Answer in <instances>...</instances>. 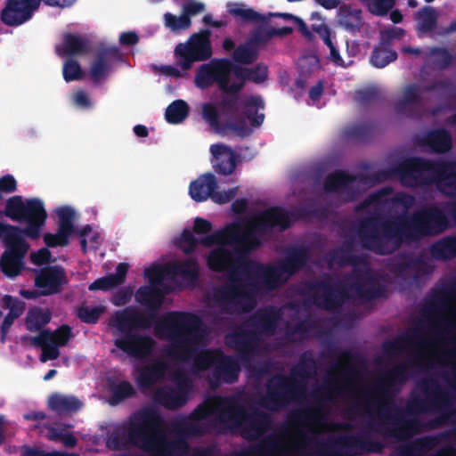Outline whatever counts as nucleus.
<instances>
[{
  "label": "nucleus",
  "mask_w": 456,
  "mask_h": 456,
  "mask_svg": "<svg viewBox=\"0 0 456 456\" xmlns=\"http://www.w3.org/2000/svg\"><path fill=\"white\" fill-rule=\"evenodd\" d=\"M276 36H285V27L266 28L261 26L253 31L248 39L254 45L258 46L259 44H265Z\"/></svg>",
  "instance_id": "nucleus-57"
},
{
  "label": "nucleus",
  "mask_w": 456,
  "mask_h": 456,
  "mask_svg": "<svg viewBox=\"0 0 456 456\" xmlns=\"http://www.w3.org/2000/svg\"><path fill=\"white\" fill-rule=\"evenodd\" d=\"M31 271L35 274V287L40 289L42 296L59 294L68 283L65 269L59 265L34 268Z\"/></svg>",
  "instance_id": "nucleus-21"
},
{
  "label": "nucleus",
  "mask_w": 456,
  "mask_h": 456,
  "mask_svg": "<svg viewBox=\"0 0 456 456\" xmlns=\"http://www.w3.org/2000/svg\"><path fill=\"white\" fill-rule=\"evenodd\" d=\"M420 338L421 336L419 330L415 329L400 335L393 340L385 341L382 345V348L385 354L388 355H395L404 351L409 346H422L419 342Z\"/></svg>",
  "instance_id": "nucleus-40"
},
{
  "label": "nucleus",
  "mask_w": 456,
  "mask_h": 456,
  "mask_svg": "<svg viewBox=\"0 0 456 456\" xmlns=\"http://www.w3.org/2000/svg\"><path fill=\"white\" fill-rule=\"evenodd\" d=\"M229 12L234 17H240L244 22H261L265 24L269 19L251 8L245 9L236 6L230 8Z\"/></svg>",
  "instance_id": "nucleus-62"
},
{
  "label": "nucleus",
  "mask_w": 456,
  "mask_h": 456,
  "mask_svg": "<svg viewBox=\"0 0 456 456\" xmlns=\"http://www.w3.org/2000/svg\"><path fill=\"white\" fill-rule=\"evenodd\" d=\"M72 234V232L57 227L56 233L46 232L44 234L43 239L48 248L66 247L69 245V237Z\"/></svg>",
  "instance_id": "nucleus-61"
},
{
  "label": "nucleus",
  "mask_w": 456,
  "mask_h": 456,
  "mask_svg": "<svg viewBox=\"0 0 456 456\" xmlns=\"http://www.w3.org/2000/svg\"><path fill=\"white\" fill-rule=\"evenodd\" d=\"M171 277L180 276L185 281L195 282L200 275V266L193 258L169 263Z\"/></svg>",
  "instance_id": "nucleus-46"
},
{
  "label": "nucleus",
  "mask_w": 456,
  "mask_h": 456,
  "mask_svg": "<svg viewBox=\"0 0 456 456\" xmlns=\"http://www.w3.org/2000/svg\"><path fill=\"white\" fill-rule=\"evenodd\" d=\"M37 0H8L1 12V20L7 26H19L32 16Z\"/></svg>",
  "instance_id": "nucleus-28"
},
{
  "label": "nucleus",
  "mask_w": 456,
  "mask_h": 456,
  "mask_svg": "<svg viewBox=\"0 0 456 456\" xmlns=\"http://www.w3.org/2000/svg\"><path fill=\"white\" fill-rule=\"evenodd\" d=\"M430 252L436 260L446 261L456 256V236H447L431 246Z\"/></svg>",
  "instance_id": "nucleus-50"
},
{
  "label": "nucleus",
  "mask_w": 456,
  "mask_h": 456,
  "mask_svg": "<svg viewBox=\"0 0 456 456\" xmlns=\"http://www.w3.org/2000/svg\"><path fill=\"white\" fill-rule=\"evenodd\" d=\"M422 102L421 91L419 85L411 83L404 87L403 95L395 104L398 114H408L411 105H419Z\"/></svg>",
  "instance_id": "nucleus-47"
},
{
  "label": "nucleus",
  "mask_w": 456,
  "mask_h": 456,
  "mask_svg": "<svg viewBox=\"0 0 456 456\" xmlns=\"http://www.w3.org/2000/svg\"><path fill=\"white\" fill-rule=\"evenodd\" d=\"M221 110L213 103L208 102L202 105V117L204 120L218 134H225L228 131L235 133L240 137L251 134V129L244 121L234 122L232 118H226L225 122L220 121Z\"/></svg>",
  "instance_id": "nucleus-24"
},
{
  "label": "nucleus",
  "mask_w": 456,
  "mask_h": 456,
  "mask_svg": "<svg viewBox=\"0 0 456 456\" xmlns=\"http://www.w3.org/2000/svg\"><path fill=\"white\" fill-rule=\"evenodd\" d=\"M396 277L411 284H418L419 281L432 273L422 256H403L392 267Z\"/></svg>",
  "instance_id": "nucleus-23"
},
{
  "label": "nucleus",
  "mask_w": 456,
  "mask_h": 456,
  "mask_svg": "<svg viewBox=\"0 0 456 456\" xmlns=\"http://www.w3.org/2000/svg\"><path fill=\"white\" fill-rule=\"evenodd\" d=\"M290 216L305 222L312 220L324 221L330 216V210L327 206L317 205L314 202L307 203L304 206L297 207L293 213L287 210V229L290 225Z\"/></svg>",
  "instance_id": "nucleus-37"
},
{
  "label": "nucleus",
  "mask_w": 456,
  "mask_h": 456,
  "mask_svg": "<svg viewBox=\"0 0 456 456\" xmlns=\"http://www.w3.org/2000/svg\"><path fill=\"white\" fill-rule=\"evenodd\" d=\"M222 47L226 53L232 51V61L239 66L253 64L258 59L259 47L254 45L249 39L236 46L231 37H225Z\"/></svg>",
  "instance_id": "nucleus-30"
},
{
  "label": "nucleus",
  "mask_w": 456,
  "mask_h": 456,
  "mask_svg": "<svg viewBox=\"0 0 456 456\" xmlns=\"http://www.w3.org/2000/svg\"><path fill=\"white\" fill-rule=\"evenodd\" d=\"M240 274H247L255 279L254 286L257 289L273 290L280 284L285 283V257L281 256L277 265H264L253 260H242L236 266Z\"/></svg>",
  "instance_id": "nucleus-14"
},
{
  "label": "nucleus",
  "mask_w": 456,
  "mask_h": 456,
  "mask_svg": "<svg viewBox=\"0 0 456 456\" xmlns=\"http://www.w3.org/2000/svg\"><path fill=\"white\" fill-rule=\"evenodd\" d=\"M208 29L191 35L185 43H179L175 48L176 64L188 70L197 61L208 60L213 53Z\"/></svg>",
  "instance_id": "nucleus-12"
},
{
  "label": "nucleus",
  "mask_w": 456,
  "mask_h": 456,
  "mask_svg": "<svg viewBox=\"0 0 456 456\" xmlns=\"http://www.w3.org/2000/svg\"><path fill=\"white\" fill-rule=\"evenodd\" d=\"M190 108L188 103L182 100L178 99L172 102L165 112V118L169 124H180L183 122L189 115Z\"/></svg>",
  "instance_id": "nucleus-53"
},
{
  "label": "nucleus",
  "mask_w": 456,
  "mask_h": 456,
  "mask_svg": "<svg viewBox=\"0 0 456 456\" xmlns=\"http://www.w3.org/2000/svg\"><path fill=\"white\" fill-rule=\"evenodd\" d=\"M248 224L253 226L259 235H264L279 227L281 231H285V208L282 207H273L265 209L255 215L248 221Z\"/></svg>",
  "instance_id": "nucleus-25"
},
{
  "label": "nucleus",
  "mask_w": 456,
  "mask_h": 456,
  "mask_svg": "<svg viewBox=\"0 0 456 456\" xmlns=\"http://www.w3.org/2000/svg\"><path fill=\"white\" fill-rule=\"evenodd\" d=\"M72 338V329L67 324H62L54 331L43 330L37 336L25 337L23 339L29 340L32 345H44L51 342L57 346H64Z\"/></svg>",
  "instance_id": "nucleus-35"
},
{
  "label": "nucleus",
  "mask_w": 456,
  "mask_h": 456,
  "mask_svg": "<svg viewBox=\"0 0 456 456\" xmlns=\"http://www.w3.org/2000/svg\"><path fill=\"white\" fill-rule=\"evenodd\" d=\"M167 365L164 362L154 361L143 366L138 373L137 383L141 387L149 388L163 377Z\"/></svg>",
  "instance_id": "nucleus-45"
},
{
  "label": "nucleus",
  "mask_w": 456,
  "mask_h": 456,
  "mask_svg": "<svg viewBox=\"0 0 456 456\" xmlns=\"http://www.w3.org/2000/svg\"><path fill=\"white\" fill-rule=\"evenodd\" d=\"M257 403L268 410L285 409V372L283 368L276 377L268 380L266 392L260 396Z\"/></svg>",
  "instance_id": "nucleus-26"
},
{
  "label": "nucleus",
  "mask_w": 456,
  "mask_h": 456,
  "mask_svg": "<svg viewBox=\"0 0 456 456\" xmlns=\"http://www.w3.org/2000/svg\"><path fill=\"white\" fill-rule=\"evenodd\" d=\"M244 85L245 81L243 80L240 83H230V78L224 84L220 85L219 89L224 94L218 102L222 115L234 110L241 99H243L244 95H240V93Z\"/></svg>",
  "instance_id": "nucleus-38"
},
{
  "label": "nucleus",
  "mask_w": 456,
  "mask_h": 456,
  "mask_svg": "<svg viewBox=\"0 0 456 456\" xmlns=\"http://www.w3.org/2000/svg\"><path fill=\"white\" fill-rule=\"evenodd\" d=\"M26 202L23 201L21 196H12L7 200L4 215L13 221L21 223V216L24 211Z\"/></svg>",
  "instance_id": "nucleus-59"
},
{
  "label": "nucleus",
  "mask_w": 456,
  "mask_h": 456,
  "mask_svg": "<svg viewBox=\"0 0 456 456\" xmlns=\"http://www.w3.org/2000/svg\"><path fill=\"white\" fill-rule=\"evenodd\" d=\"M135 393L134 387L129 381L112 382L110 384L109 403L112 406L118 405L126 399L134 396Z\"/></svg>",
  "instance_id": "nucleus-52"
},
{
  "label": "nucleus",
  "mask_w": 456,
  "mask_h": 456,
  "mask_svg": "<svg viewBox=\"0 0 456 456\" xmlns=\"http://www.w3.org/2000/svg\"><path fill=\"white\" fill-rule=\"evenodd\" d=\"M267 68L262 64H256L253 68L239 66V69H236V78L240 80L261 84L267 79Z\"/></svg>",
  "instance_id": "nucleus-55"
},
{
  "label": "nucleus",
  "mask_w": 456,
  "mask_h": 456,
  "mask_svg": "<svg viewBox=\"0 0 456 456\" xmlns=\"http://www.w3.org/2000/svg\"><path fill=\"white\" fill-rule=\"evenodd\" d=\"M211 416L228 426L240 430L248 441H255L265 434L272 424L271 416L257 409L248 411L234 396L208 397L200 403L190 414L189 419L178 423L181 432L188 436H201L210 431L206 423Z\"/></svg>",
  "instance_id": "nucleus-4"
},
{
  "label": "nucleus",
  "mask_w": 456,
  "mask_h": 456,
  "mask_svg": "<svg viewBox=\"0 0 456 456\" xmlns=\"http://www.w3.org/2000/svg\"><path fill=\"white\" fill-rule=\"evenodd\" d=\"M412 362H405L396 364L379 379V384L370 392L364 393V400L357 401L348 410L349 413H355L361 410L368 411L369 406L379 403V417L384 423H391L393 427L386 428L384 435L396 440H405L421 431V423L418 419H404V413H420L444 411L451 409L454 401V395L451 391L441 387L435 379H424L418 383L425 398L419 395H411L407 402L406 409L398 407L395 402V396L400 392L411 378L409 369Z\"/></svg>",
  "instance_id": "nucleus-1"
},
{
  "label": "nucleus",
  "mask_w": 456,
  "mask_h": 456,
  "mask_svg": "<svg viewBox=\"0 0 456 456\" xmlns=\"http://www.w3.org/2000/svg\"><path fill=\"white\" fill-rule=\"evenodd\" d=\"M295 374L302 380L313 379L316 376L317 362L311 351H305L302 354L296 368Z\"/></svg>",
  "instance_id": "nucleus-54"
},
{
  "label": "nucleus",
  "mask_w": 456,
  "mask_h": 456,
  "mask_svg": "<svg viewBox=\"0 0 456 456\" xmlns=\"http://www.w3.org/2000/svg\"><path fill=\"white\" fill-rule=\"evenodd\" d=\"M5 250L1 256L0 269L8 278L17 277L24 268V258L29 249V244L25 238L11 235L2 240Z\"/></svg>",
  "instance_id": "nucleus-17"
},
{
  "label": "nucleus",
  "mask_w": 456,
  "mask_h": 456,
  "mask_svg": "<svg viewBox=\"0 0 456 456\" xmlns=\"http://www.w3.org/2000/svg\"><path fill=\"white\" fill-rule=\"evenodd\" d=\"M248 285L231 278L230 282L215 289L213 300L223 314H235L248 312L252 305L248 304Z\"/></svg>",
  "instance_id": "nucleus-13"
},
{
  "label": "nucleus",
  "mask_w": 456,
  "mask_h": 456,
  "mask_svg": "<svg viewBox=\"0 0 456 456\" xmlns=\"http://www.w3.org/2000/svg\"><path fill=\"white\" fill-rule=\"evenodd\" d=\"M353 241L346 240L343 243V247L341 248H336L330 250L328 254V261L329 263H337L339 265H345L352 262V256L347 255L346 253L352 249Z\"/></svg>",
  "instance_id": "nucleus-64"
},
{
  "label": "nucleus",
  "mask_w": 456,
  "mask_h": 456,
  "mask_svg": "<svg viewBox=\"0 0 456 456\" xmlns=\"http://www.w3.org/2000/svg\"><path fill=\"white\" fill-rule=\"evenodd\" d=\"M129 265L126 263H119L116 267V273L101 277L92 282L88 289L91 291H107L123 284L128 272Z\"/></svg>",
  "instance_id": "nucleus-41"
},
{
  "label": "nucleus",
  "mask_w": 456,
  "mask_h": 456,
  "mask_svg": "<svg viewBox=\"0 0 456 456\" xmlns=\"http://www.w3.org/2000/svg\"><path fill=\"white\" fill-rule=\"evenodd\" d=\"M435 183L438 191L447 196H456V161L439 160Z\"/></svg>",
  "instance_id": "nucleus-31"
},
{
  "label": "nucleus",
  "mask_w": 456,
  "mask_h": 456,
  "mask_svg": "<svg viewBox=\"0 0 456 456\" xmlns=\"http://www.w3.org/2000/svg\"><path fill=\"white\" fill-rule=\"evenodd\" d=\"M236 69L239 65L228 58L212 59L208 63L200 65L195 75V85L201 89H206L214 84L220 85L230 78L232 73L236 77Z\"/></svg>",
  "instance_id": "nucleus-16"
},
{
  "label": "nucleus",
  "mask_w": 456,
  "mask_h": 456,
  "mask_svg": "<svg viewBox=\"0 0 456 456\" xmlns=\"http://www.w3.org/2000/svg\"><path fill=\"white\" fill-rule=\"evenodd\" d=\"M47 219V212L43 201L37 198H32L26 200V205L21 216V223H26L25 228L16 226L18 231L16 236L31 240H37L41 235V230L45 226Z\"/></svg>",
  "instance_id": "nucleus-20"
},
{
  "label": "nucleus",
  "mask_w": 456,
  "mask_h": 456,
  "mask_svg": "<svg viewBox=\"0 0 456 456\" xmlns=\"http://www.w3.org/2000/svg\"><path fill=\"white\" fill-rule=\"evenodd\" d=\"M104 306L97 305L89 307L86 305L79 306L77 309V317L86 324H95L98 322L101 315L104 312Z\"/></svg>",
  "instance_id": "nucleus-63"
},
{
  "label": "nucleus",
  "mask_w": 456,
  "mask_h": 456,
  "mask_svg": "<svg viewBox=\"0 0 456 456\" xmlns=\"http://www.w3.org/2000/svg\"><path fill=\"white\" fill-rule=\"evenodd\" d=\"M397 57V53L395 50L391 49L387 44H383L382 41H379L372 50L370 62L375 68L382 69L395 61Z\"/></svg>",
  "instance_id": "nucleus-49"
},
{
  "label": "nucleus",
  "mask_w": 456,
  "mask_h": 456,
  "mask_svg": "<svg viewBox=\"0 0 456 456\" xmlns=\"http://www.w3.org/2000/svg\"><path fill=\"white\" fill-rule=\"evenodd\" d=\"M264 109L265 102L260 95H244L234 110L225 112L223 116L232 118L234 122L244 121L252 130L263 125L265 116L261 110Z\"/></svg>",
  "instance_id": "nucleus-19"
},
{
  "label": "nucleus",
  "mask_w": 456,
  "mask_h": 456,
  "mask_svg": "<svg viewBox=\"0 0 456 456\" xmlns=\"http://www.w3.org/2000/svg\"><path fill=\"white\" fill-rule=\"evenodd\" d=\"M297 291L309 297L318 308L335 311L352 299L369 302L381 297L382 288L370 273H354L343 281H338L329 274L322 278L304 281Z\"/></svg>",
  "instance_id": "nucleus-6"
},
{
  "label": "nucleus",
  "mask_w": 456,
  "mask_h": 456,
  "mask_svg": "<svg viewBox=\"0 0 456 456\" xmlns=\"http://www.w3.org/2000/svg\"><path fill=\"white\" fill-rule=\"evenodd\" d=\"M339 22L342 27L348 30H354L359 28L361 23V11L351 9L347 5H343L339 8Z\"/></svg>",
  "instance_id": "nucleus-56"
},
{
  "label": "nucleus",
  "mask_w": 456,
  "mask_h": 456,
  "mask_svg": "<svg viewBox=\"0 0 456 456\" xmlns=\"http://www.w3.org/2000/svg\"><path fill=\"white\" fill-rule=\"evenodd\" d=\"M260 236L249 224L248 229L243 232L238 224H231L222 230L202 237L201 244L206 247H211L214 244L232 245L238 265H240L242 260H248L247 256L252 250L261 246Z\"/></svg>",
  "instance_id": "nucleus-10"
},
{
  "label": "nucleus",
  "mask_w": 456,
  "mask_h": 456,
  "mask_svg": "<svg viewBox=\"0 0 456 456\" xmlns=\"http://www.w3.org/2000/svg\"><path fill=\"white\" fill-rule=\"evenodd\" d=\"M144 275L151 285L159 288L167 277H171L169 264L149 267L144 270Z\"/></svg>",
  "instance_id": "nucleus-60"
},
{
  "label": "nucleus",
  "mask_w": 456,
  "mask_h": 456,
  "mask_svg": "<svg viewBox=\"0 0 456 456\" xmlns=\"http://www.w3.org/2000/svg\"><path fill=\"white\" fill-rule=\"evenodd\" d=\"M49 408L59 415L77 412L83 406V403L74 395H66L54 393L48 399Z\"/></svg>",
  "instance_id": "nucleus-44"
},
{
  "label": "nucleus",
  "mask_w": 456,
  "mask_h": 456,
  "mask_svg": "<svg viewBox=\"0 0 456 456\" xmlns=\"http://www.w3.org/2000/svg\"><path fill=\"white\" fill-rule=\"evenodd\" d=\"M338 361L331 365L332 370L342 368L341 361L347 362L350 366L344 372L343 379L332 377L325 380L324 384L318 389L313 391L311 395L314 398V403L303 410L299 415V421L305 425H311L318 422L324 416L322 399L330 401L334 395H339L347 391L349 385L359 379L357 370L352 366L362 362L360 354L350 349H345L338 354Z\"/></svg>",
  "instance_id": "nucleus-8"
},
{
  "label": "nucleus",
  "mask_w": 456,
  "mask_h": 456,
  "mask_svg": "<svg viewBox=\"0 0 456 456\" xmlns=\"http://www.w3.org/2000/svg\"><path fill=\"white\" fill-rule=\"evenodd\" d=\"M163 418L155 408H145L134 414L127 425L116 427L106 440V446L111 451H121L130 447L142 449L149 430L159 428Z\"/></svg>",
  "instance_id": "nucleus-9"
},
{
  "label": "nucleus",
  "mask_w": 456,
  "mask_h": 456,
  "mask_svg": "<svg viewBox=\"0 0 456 456\" xmlns=\"http://www.w3.org/2000/svg\"><path fill=\"white\" fill-rule=\"evenodd\" d=\"M122 61V54L117 46L100 49L90 66V77L94 82H100L111 70L112 65Z\"/></svg>",
  "instance_id": "nucleus-27"
},
{
  "label": "nucleus",
  "mask_w": 456,
  "mask_h": 456,
  "mask_svg": "<svg viewBox=\"0 0 456 456\" xmlns=\"http://www.w3.org/2000/svg\"><path fill=\"white\" fill-rule=\"evenodd\" d=\"M327 456H357L363 453H381L384 444L364 435H343L326 444Z\"/></svg>",
  "instance_id": "nucleus-15"
},
{
  "label": "nucleus",
  "mask_w": 456,
  "mask_h": 456,
  "mask_svg": "<svg viewBox=\"0 0 456 456\" xmlns=\"http://www.w3.org/2000/svg\"><path fill=\"white\" fill-rule=\"evenodd\" d=\"M284 309L285 305H281L279 311L272 306L257 309L247 320L245 327L226 335V345L237 351L242 361H249L256 354L261 337L275 333L280 313Z\"/></svg>",
  "instance_id": "nucleus-7"
},
{
  "label": "nucleus",
  "mask_w": 456,
  "mask_h": 456,
  "mask_svg": "<svg viewBox=\"0 0 456 456\" xmlns=\"http://www.w3.org/2000/svg\"><path fill=\"white\" fill-rule=\"evenodd\" d=\"M210 151L215 159L213 167L216 173L228 175L234 172L237 166V157L231 147L216 143L210 146Z\"/></svg>",
  "instance_id": "nucleus-32"
},
{
  "label": "nucleus",
  "mask_w": 456,
  "mask_h": 456,
  "mask_svg": "<svg viewBox=\"0 0 456 456\" xmlns=\"http://www.w3.org/2000/svg\"><path fill=\"white\" fill-rule=\"evenodd\" d=\"M158 428L149 430L141 450L149 452L150 456H184L188 453L189 444L184 439L168 440Z\"/></svg>",
  "instance_id": "nucleus-18"
},
{
  "label": "nucleus",
  "mask_w": 456,
  "mask_h": 456,
  "mask_svg": "<svg viewBox=\"0 0 456 456\" xmlns=\"http://www.w3.org/2000/svg\"><path fill=\"white\" fill-rule=\"evenodd\" d=\"M432 58V64L438 69L449 68L454 60L453 55L445 48L441 46L432 47L428 53Z\"/></svg>",
  "instance_id": "nucleus-58"
},
{
  "label": "nucleus",
  "mask_w": 456,
  "mask_h": 456,
  "mask_svg": "<svg viewBox=\"0 0 456 456\" xmlns=\"http://www.w3.org/2000/svg\"><path fill=\"white\" fill-rule=\"evenodd\" d=\"M164 298L165 292L160 288L142 286L135 292V300L148 308L146 312L130 305L114 313L109 324L121 334L114 340L117 348L136 359L145 358L152 353L155 340L137 331L148 330L152 327Z\"/></svg>",
  "instance_id": "nucleus-5"
},
{
  "label": "nucleus",
  "mask_w": 456,
  "mask_h": 456,
  "mask_svg": "<svg viewBox=\"0 0 456 456\" xmlns=\"http://www.w3.org/2000/svg\"><path fill=\"white\" fill-rule=\"evenodd\" d=\"M438 164L439 160L409 157L394 167V173L405 187H425L435 183Z\"/></svg>",
  "instance_id": "nucleus-11"
},
{
  "label": "nucleus",
  "mask_w": 456,
  "mask_h": 456,
  "mask_svg": "<svg viewBox=\"0 0 456 456\" xmlns=\"http://www.w3.org/2000/svg\"><path fill=\"white\" fill-rule=\"evenodd\" d=\"M379 129V126L377 121L368 120L346 126L342 132V136L348 141L365 142L370 140Z\"/></svg>",
  "instance_id": "nucleus-39"
},
{
  "label": "nucleus",
  "mask_w": 456,
  "mask_h": 456,
  "mask_svg": "<svg viewBox=\"0 0 456 456\" xmlns=\"http://www.w3.org/2000/svg\"><path fill=\"white\" fill-rule=\"evenodd\" d=\"M202 327L203 322L196 314L172 311L162 315L155 323L154 331L159 338L170 341L171 346L167 351L170 358L183 362L192 360L194 373L212 368L208 376L211 387H218L224 383H235L240 371L236 358L221 350L197 349Z\"/></svg>",
  "instance_id": "nucleus-2"
},
{
  "label": "nucleus",
  "mask_w": 456,
  "mask_h": 456,
  "mask_svg": "<svg viewBox=\"0 0 456 456\" xmlns=\"http://www.w3.org/2000/svg\"><path fill=\"white\" fill-rule=\"evenodd\" d=\"M420 145L428 147L433 153L443 154L452 150V138L444 128L433 129L422 136Z\"/></svg>",
  "instance_id": "nucleus-33"
},
{
  "label": "nucleus",
  "mask_w": 456,
  "mask_h": 456,
  "mask_svg": "<svg viewBox=\"0 0 456 456\" xmlns=\"http://www.w3.org/2000/svg\"><path fill=\"white\" fill-rule=\"evenodd\" d=\"M218 187L216 176L211 173L200 175L189 186V194L196 202H203L212 199L213 192Z\"/></svg>",
  "instance_id": "nucleus-34"
},
{
  "label": "nucleus",
  "mask_w": 456,
  "mask_h": 456,
  "mask_svg": "<svg viewBox=\"0 0 456 456\" xmlns=\"http://www.w3.org/2000/svg\"><path fill=\"white\" fill-rule=\"evenodd\" d=\"M437 444L435 436H424L416 438L405 444L395 448L394 456H419L432 450Z\"/></svg>",
  "instance_id": "nucleus-42"
},
{
  "label": "nucleus",
  "mask_w": 456,
  "mask_h": 456,
  "mask_svg": "<svg viewBox=\"0 0 456 456\" xmlns=\"http://www.w3.org/2000/svg\"><path fill=\"white\" fill-rule=\"evenodd\" d=\"M448 227L444 212L430 207L413 213L410 217L397 216L382 218L373 214L358 220L356 236L363 249L379 256L393 254L403 243L416 241L425 236L444 232Z\"/></svg>",
  "instance_id": "nucleus-3"
},
{
  "label": "nucleus",
  "mask_w": 456,
  "mask_h": 456,
  "mask_svg": "<svg viewBox=\"0 0 456 456\" xmlns=\"http://www.w3.org/2000/svg\"><path fill=\"white\" fill-rule=\"evenodd\" d=\"M90 45L86 38L74 33H66L62 37L61 45L56 46L59 56L84 55L89 52Z\"/></svg>",
  "instance_id": "nucleus-36"
},
{
  "label": "nucleus",
  "mask_w": 456,
  "mask_h": 456,
  "mask_svg": "<svg viewBox=\"0 0 456 456\" xmlns=\"http://www.w3.org/2000/svg\"><path fill=\"white\" fill-rule=\"evenodd\" d=\"M217 247L210 251L207 256V265L214 272L229 271L231 278L239 274L240 270L236 269L238 258L234 252L225 248L226 244H216Z\"/></svg>",
  "instance_id": "nucleus-29"
},
{
  "label": "nucleus",
  "mask_w": 456,
  "mask_h": 456,
  "mask_svg": "<svg viewBox=\"0 0 456 456\" xmlns=\"http://www.w3.org/2000/svg\"><path fill=\"white\" fill-rule=\"evenodd\" d=\"M153 401L167 410H178L188 402V397L177 393L174 387L166 386L155 391Z\"/></svg>",
  "instance_id": "nucleus-43"
},
{
  "label": "nucleus",
  "mask_w": 456,
  "mask_h": 456,
  "mask_svg": "<svg viewBox=\"0 0 456 456\" xmlns=\"http://www.w3.org/2000/svg\"><path fill=\"white\" fill-rule=\"evenodd\" d=\"M416 30L419 37H444L456 31V20L448 27L438 26V12L431 5H425L416 13Z\"/></svg>",
  "instance_id": "nucleus-22"
},
{
  "label": "nucleus",
  "mask_w": 456,
  "mask_h": 456,
  "mask_svg": "<svg viewBox=\"0 0 456 456\" xmlns=\"http://www.w3.org/2000/svg\"><path fill=\"white\" fill-rule=\"evenodd\" d=\"M52 314L49 310H44L40 307H33L28 310L26 319V329L30 332L39 333L42 329L51 322Z\"/></svg>",
  "instance_id": "nucleus-51"
},
{
  "label": "nucleus",
  "mask_w": 456,
  "mask_h": 456,
  "mask_svg": "<svg viewBox=\"0 0 456 456\" xmlns=\"http://www.w3.org/2000/svg\"><path fill=\"white\" fill-rule=\"evenodd\" d=\"M355 181V177L343 170H336L328 175L323 183V189L328 193L338 192L340 190H348L349 183Z\"/></svg>",
  "instance_id": "nucleus-48"
}]
</instances>
